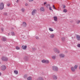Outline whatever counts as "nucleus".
I'll use <instances>...</instances> for the list:
<instances>
[{"instance_id": "obj_49", "label": "nucleus", "mask_w": 80, "mask_h": 80, "mask_svg": "<svg viewBox=\"0 0 80 80\" xmlns=\"http://www.w3.org/2000/svg\"><path fill=\"white\" fill-rule=\"evenodd\" d=\"M79 69H80V66L79 67Z\"/></svg>"}, {"instance_id": "obj_20", "label": "nucleus", "mask_w": 80, "mask_h": 80, "mask_svg": "<svg viewBox=\"0 0 80 80\" xmlns=\"http://www.w3.org/2000/svg\"><path fill=\"white\" fill-rule=\"evenodd\" d=\"M49 63V61L48 60H45V63L48 64Z\"/></svg>"}, {"instance_id": "obj_31", "label": "nucleus", "mask_w": 80, "mask_h": 80, "mask_svg": "<svg viewBox=\"0 0 80 80\" xmlns=\"http://www.w3.org/2000/svg\"><path fill=\"white\" fill-rule=\"evenodd\" d=\"M62 6H63V9H65V8H66V6H65V5H63V4L62 5Z\"/></svg>"}, {"instance_id": "obj_10", "label": "nucleus", "mask_w": 80, "mask_h": 80, "mask_svg": "<svg viewBox=\"0 0 80 80\" xmlns=\"http://www.w3.org/2000/svg\"><path fill=\"white\" fill-rule=\"evenodd\" d=\"M7 39H6V38H5V37H2V40L3 42H4V41H6Z\"/></svg>"}, {"instance_id": "obj_18", "label": "nucleus", "mask_w": 80, "mask_h": 80, "mask_svg": "<svg viewBox=\"0 0 80 80\" xmlns=\"http://www.w3.org/2000/svg\"><path fill=\"white\" fill-rule=\"evenodd\" d=\"M28 77L27 74H25L24 76V78L26 79V78H27Z\"/></svg>"}, {"instance_id": "obj_6", "label": "nucleus", "mask_w": 80, "mask_h": 80, "mask_svg": "<svg viewBox=\"0 0 80 80\" xmlns=\"http://www.w3.org/2000/svg\"><path fill=\"white\" fill-rule=\"evenodd\" d=\"M40 11L42 12H45V8L44 7H41L40 8Z\"/></svg>"}, {"instance_id": "obj_29", "label": "nucleus", "mask_w": 80, "mask_h": 80, "mask_svg": "<svg viewBox=\"0 0 80 80\" xmlns=\"http://www.w3.org/2000/svg\"><path fill=\"white\" fill-rule=\"evenodd\" d=\"M3 14L4 15H5L6 16H7L8 15L7 13V12H4Z\"/></svg>"}, {"instance_id": "obj_16", "label": "nucleus", "mask_w": 80, "mask_h": 80, "mask_svg": "<svg viewBox=\"0 0 80 80\" xmlns=\"http://www.w3.org/2000/svg\"><path fill=\"white\" fill-rule=\"evenodd\" d=\"M64 57H65V56L63 54H60V58H63Z\"/></svg>"}, {"instance_id": "obj_4", "label": "nucleus", "mask_w": 80, "mask_h": 80, "mask_svg": "<svg viewBox=\"0 0 80 80\" xmlns=\"http://www.w3.org/2000/svg\"><path fill=\"white\" fill-rule=\"evenodd\" d=\"M37 10L34 9L32 12V15H34L35 13H37Z\"/></svg>"}, {"instance_id": "obj_15", "label": "nucleus", "mask_w": 80, "mask_h": 80, "mask_svg": "<svg viewBox=\"0 0 80 80\" xmlns=\"http://www.w3.org/2000/svg\"><path fill=\"white\" fill-rule=\"evenodd\" d=\"M58 49L56 48H53V50L54 52H55V53H56V52H57V51Z\"/></svg>"}, {"instance_id": "obj_25", "label": "nucleus", "mask_w": 80, "mask_h": 80, "mask_svg": "<svg viewBox=\"0 0 80 80\" xmlns=\"http://www.w3.org/2000/svg\"><path fill=\"white\" fill-rule=\"evenodd\" d=\"M16 48L17 50H20V47H18V46H16Z\"/></svg>"}, {"instance_id": "obj_51", "label": "nucleus", "mask_w": 80, "mask_h": 80, "mask_svg": "<svg viewBox=\"0 0 80 80\" xmlns=\"http://www.w3.org/2000/svg\"><path fill=\"white\" fill-rule=\"evenodd\" d=\"M8 35H10V33H8Z\"/></svg>"}, {"instance_id": "obj_26", "label": "nucleus", "mask_w": 80, "mask_h": 80, "mask_svg": "<svg viewBox=\"0 0 80 80\" xmlns=\"http://www.w3.org/2000/svg\"><path fill=\"white\" fill-rule=\"evenodd\" d=\"M62 41H63H63H65V38L64 37H62Z\"/></svg>"}, {"instance_id": "obj_3", "label": "nucleus", "mask_w": 80, "mask_h": 80, "mask_svg": "<svg viewBox=\"0 0 80 80\" xmlns=\"http://www.w3.org/2000/svg\"><path fill=\"white\" fill-rule=\"evenodd\" d=\"M2 60L4 62H7L8 60V58L5 57H3L2 58Z\"/></svg>"}, {"instance_id": "obj_41", "label": "nucleus", "mask_w": 80, "mask_h": 80, "mask_svg": "<svg viewBox=\"0 0 80 80\" xmlns=\"http://www.w3.org/2000/svg\"><path fill=\"white\" fill-rule=\"evenodd\" d=\"M10 5V3H9L7 4V6H8V7H9Z\"/></svg>"}, {"instance_id": "obj_36", "label": "nucleus", "mask_w": 80, "mask_h": 80, "mask_svg": "<svg viewBox=\"0 0 80 80\" xmlns=\"http://www.w3.org/2000/svg\"><path fill=\"white\" fill-rule=\"evenodd\" d=\"M48 6H49V7L50 6V4H47V5H46V7H47V8H48Z\"/></svg>"}, {"instance_id": "obj_11", "label": "nucleus", "mask_w": 80, "mask_h": 80, "mask_svg": "<svg viewBox=\"0 0 80 80\" xmlns=\"http://www.w3.org/2000/svg\"><path fill=\"white\" fill-rule=\"evenodd\" d=\"M71 70L72 71L74 72L75 71V68L73 67H72L71 68Z\"/></svg>"}, {"instance_id": "obj_50", "label": "nucleus", "mask_w": 80, "mask_h": 80, "mask_svg": "<svg viewBox=\"0 0 80 80\" xmlns=\"http://www.w3.org/2000/svg\"><path fill=\"white\" fill-rule=\"evenodd\" d=\"M43 48H45V46H43Z\"/></svg>"}, {"instance_id": "obj_27", "label": "nucleus", "mask_w": 80, "mask_h": 80, "mask_svg": "<svg viewBox=\"0 0 80 80\" xmlns=\"http://www.w3.org/2000/svg\"><path fill=\"white\" fill-rule=\"evenodd\" d=\"M21 10L22 12H25V9H24V8H22V9Z\"/></svg>"}, {"instance_id": "obj_48", "label": "nucleus", "mask_w": 80, "mask_h": 80, "mask_svg": "<svg viewBox=\"0 0 80 80\" xmlns=\"http://www.w3.org/2000/svg\"><path fill=\"white\" fill-rule=\"evenodd\" d=\"M24 59H25V60H27V59H26V58H24Z\"/></svg>"}, {"instance_id": "obj_14", "label": "nucleus", "mask_w": 80, "mask_h": 80, "mask_svg": "<svg viewBox=\"0 0 80 80\" xmlns=\"http://www.w3.org/2000/svg\"><path fill=\"white\" fill-rule=\"evenodd\" d=\"M53 77L54 80H57V76L55 75L53 76Z\"/></svg>"}, {"instance_id": "obj_9", "label": "nucleus", "mask_w": 80, "mask_h": 80, "mask_svg": "<svg viewBox=\"0 0 80 80\" xmlns=\"http://www.w3.org/2000/svg\"><path fill=\"white\" fill-rule=\"evenodd\" d=\"M22 26H23L24 27H26L27 26V23L25 22H23L22 23Z\"/></svg>"}, {"instance_id": "obj_42", "label": "nucleus", "mask_w": 80, "mask_h": 80, "mask_svg": "<svg viewBox=\"0 0 80 80\" xmlns=\"http://www.w3.org/2000/svg\"><path fill=\"white\" fill-rule=\"evenodd\" d=\"M78 47H79L80 48V44H79L78 45Z\"/></svg>"}, {"instance_id": "obj_24", "label": "nucleus", "mask_w": 80, "mask_h": 80, "mask_svg": "<svg viewBox=\"0 0 80 80\" xmlns=\"http://www.w3.org/2000/svg\"><path fill=\"white\" fill-rule=\"evenodd\" d=\"M11 35L12 36H15V33L13 32H11Z\"/></svg>"}, {"instance_id": "obj_38", "label": "nucleus", "mask_w": 80, "mask_h": 80, "mask_svg": "<svg viewBox=\"0 0 80 80\" xmlns=\"http://www.w3.org/2000/svg\"><path fill=\"white\" fill-rule=\"evenodd\" d=\"M35 38H36V39H38H38H39V38H38V37L36 36V37H35Z\"/></svg>"}, {"instance_id": "obj_52", "label": "nucleus", "mask_w": 80, "mask_h": 80, "mask_svg": "<svg viewBox=\"0 0 80 80\" xmlns=\"http://www.w3.org/2000/svg\"><path fill=\"white\" fill-rule=\"evenodd\" d=\"M0 47H2V46L1 45H0Z\"/></svg>"}, {"instance_id": "obj_45", "label": "nucleus", "mask_w": 80, "mask_h": 80, "mask_svg": "<svg viewBox=\"0 0 80 80\" xmlns=\"http://www.w3.org/2000/svg\"><path fill=\"white\" fill-rule=\"evenodd\" d=\"M19 2V0H17V3H18Z\"/></svg>"}, {"instance_id": "obj_17", "label": "nucleus", "mask_w": 80, "mask_h": 80, "mask_svg": "<svg viewBox=\"0 0 80 80\" xmlns=\"http://www.w3.org/2000/svg\"><path fill=\"white\" fill-rule=\"evenodd\" d=\"M55 37V35L53 34H51L50 36V37L51 38H53Z\"/></svg>"}, {"instance_id": "obj_1", "label": "nucleus", "mask_w": 80, "mask_h": 80, "mask_svg": "<svg viewBox=\"0 0 80 80\" xmlns=\"http://www.w3.org/2000/svg\"><path fill=\"white\" fill-rule=\"evenodd\" d=\"M52 70L55 72H58V67L55 66H53L52 67Z\"/></svg>"}, {"instance_id": "obj_44", "label": "nucleus", "mask_w": 80, "mask_h": 80, "mask_svg": "<svg viewBox=\"0 0 80 80\" xmlns=\"http://www.w3.org/2000/svg\"><path fill=\"white\" fill-rule=\"evenodd\" d=\"M32 1H33V0H29V2H32Z\"/></svg>"}, {"instance_id": "obj_46", "label": "nucleus", "mask_w": 80, "mask_h": 80, "mask_svg": "<svg viewBox=\"0 0 80 80\" xmlns=\"http://www.w3.org/2000/svg\"><path fill=\"white\" fill-rule=\"evenodd\" d=\"M27 5H28V4L27 3H26L25 4V6H27Z\"/></svg>"}, {"instance_id": "obj_32", "label": "nucleus", "mask_w": 80, "mask_h": 80, "mask_svg": "<svg viewBox=\"0 0 80 80\" xmlns=\"http://www.w3.org/2000/svg\"><path fill=\"white\" fill-rule=\"evenodd\" d=\"M49 30L51 31V32H53V30L51 28H49Z\"/></svg>"}, {"instance_id": "obj_22", "label": "nucleus", "mask_w": 80, "mask_h": 80, "mask_svg": "<svg viewBox=\"0 0 80 80\" xmlns=\"http://www.w3.org/2000/svg\"><path fill=\"white\" fill-rule=\"evenodd\" d=\"M27 79L28 80H32V77H29Z\"/></svg>"}, {"instance_id": "obj_23", "label": "nucleus", "mask_w": 80, "mask_h": 80, "mask_svg": "<svg viewBox=\"0 0 80 80\" xmlns=\"http://www.w3.org/2000/svg\"><path fill=\"white\" fill-rule=\"evenodd\" d=\"M14 73L15 74H18V71L16 70H15L14 71Z\"/></svg>"}, {"instance_id": "obj_28", "label": "nucleus", "mask_w": 80, "mask_h": 80, "mask_svg": "<svg viewBox=\"0 0 80 80\" xmlns=\"http://www.w3.org/2000/svg\"><path fill=\"white\" fill-rule=\"evenodd\" d=\"M74 67L75 69H77V68L78 67V65H75Z\"/></svg>"}, {"instance_id": "obj_8", "label": "nucleus", "mask_w": 80, "mask_h": 80, "mask_svg": "<svg viewBox=\"0 0 80 80\" xmlns=\"http://www.w3.org/2000/svg\"><path fill=\"white\" fill-rule=\"evenodd\" d=\"M27 48V45H23L22 46V48L23 50H26Z\"/></svg>"}, {"instance_id": "obj_37", "label": "nucleus", "mask_w": 80, "mask_h": 80, "mask_svg": "<svg viewBox=\"0 0 80 80\" xmlns=\"http://www.w3.org/2000/svg\"><path fill=\"white\" fill-rule=\"evenodd\" d=\"M80 22V21L78 20V22H77V24H78V23H79Z\"/></svg>"}, {"instance_id": "obj_53", "label": "nucleus", "mask_w": 80, "mask_h": 80, "mask_svg": "<svg viewBox=\"0 0 80 80\" xmlns=\"http://www.w3.org/2000/svg\"><path fill=\"white\" fill-rule=\"evenodd\" d=\"M72 38H73V37H72Z\"/></svg>"}, {"instance_id": "obj_54", "label": "nucleus", "mask_w": 80, "mask_h": 80, "mask_svg": "<svg viewBox=\"0 0 80 80\" xmlns=\"http://www.w3.org/2000/svg\"><path fill=\"white\" fill-rule=\"evenodd\" d=\"M0 63H1V62H0Z\"/></svg>"}, {"instance_id": "obj_19", "label": "nucleus", "mask_w": 80, "mask_h": 80, "mask_svg": "<svg viewBox=\"0 0 80 80\" xmlns=\"http://www.w3.org/2000/svg\"><path fill=\"white\" fill-rule=\"evenodd\" d=\"M67 9H64L63 10V12H64V13H67Z\"/></svg>"}, {"instance_id": "obj_34", "label": "nucleus", "mask_w": 80, "mask_h": 80, "mask_svg": "<svg viewBox=\"0 0 80 80\" xmlns=\"http://www.w3.org/2000/svg\"><path fill=\"white\" fill-rule=\"evenodd\" d=\"M49 9L50 10H52V11L53 12V10L52 9V7H50L49 8Z\"/></svg>"}, {"instance_id": "obj_43", "label": "nucleus", "mask_w": 80, "mask_h": 80, "mask_svg": "<svg viewBox=\"0 0 80 80\" xmlns=\"http://www.w3.org/2000/svg\"><path fill=\"white\" fill-rule=\"evenodd\" d=\"M47 4V2H44V5H46Z\"/></svg>"}, {"instance_id": "obj_33", "label": "nucleus", "mask_w": 80, "mask_h": 80, "mask_svg": "<svg viewBox=\"0 0 80 80\" xmlns=\"http://www.w3.org/2000/svg\"><path fill=\"white\" fill-rule=\"evenodd\" d=\"M52 58H53V59L55 60V59L56 57L55 56H53L52 57Z\"/></svg>"}, {"instance_id": "obj_21", "label": "nucleus", "mask_w": 80, "mask_h": 80, "mask_svg": "<svg viewBox=\"0 0 80 80\" xmlns=\"http://www.w3.org/2000/svg\"><path fill=\"white\" fill-rule=\"evenodd\" d=\"M41 62L43 63H45V59L42 60L41 61Z\"/></svg>"}, {"instance_id": "obj_40", "label": "nucleus", "mask_w": 80, "mask_h": 80, "mask_svg": "<svg viewBox=\"0 0 80 80\" xmlns=\"http://www.w3.org/2000/svg\"><path fill=\"white\" fill-rule=\"evenodd\" d=\"M53 7L54 9H55V10H56V8L55 7V6H54V5H53Z\"/></svg>"}, {"instance_id": "obj_7", "label": "nucleus", "mask_w": 80, "mask_h": 80, "mask_svg": "<svg viewBox=\"0 0 80 80\" xmlns=\"http://www.w3.org/2000/svg\"><path fill=\"white\" fill-rule=\"evenodd\" d=\"M76 38L77 40L78 41L80 40V36L78 35H76Z\"/></svg>"}, {"instance_id": "obj_5", "label": "nucleus", "mask_w": 80, "mask_h": 80, "mask_svg": "<svg viewBox=\"0 0 80 80\" xmlns=\"http://www.w3.org/2000/svg\"><path fill=\"white\" fill-rule=\"evenodd\" d=\"M7 68V67L5 65H3L1 66V69L2 70H5Z\"/></svg>"}, {"instance_id": "obj_47", "label": "nucleus", "mask_w": 80, "mask_h": 80, "mask_svg": "<svg viewBox=\"0 0 80 80\" xmlns=\"http://www.w3.org/2000/svg\"><path fill=\"white\" fill-rule=\"evenodd\" d=\"M2 75V73L0 72V76H1Z\"/></svg>"}, {"instance_id": "obj_13", "label": "nucleus", "mask_w": 80, "mask_h": 80, "mask_svg": "<svg viewBox=\"0 0 80 80\" xmlns=\"http://www.w3.org/2000/svg\"><path fill=\"white\" fill-rule=\"evenodd\" d=\"M37 80H43V79L42 77H39L38 78Z\"/></svg>"}, {"instance_id": "obj_35", "label": "nucleus", "mask_w": 80, "mask_h": 80, "mask_svg": "<svg viewBox=\"0 0 80 80\" xmlns=\"http://www.w3.org/2000/svg\"><path fill=\"white\" fill-rule=\"evenodd\" d=\"M1 30L2 32H3V30H4V28H1Z\"/></svg>"}, {"instance_id": "obj_12", "label": "nucleus", "mask_w": 80, "mask_h": 80, "mask_svg": "<svg viewBox=\"0 0 80 80\" xmlns=\"http://www.w3.org/2000/svg\"><path fill=\"white\" fill-rule=\"evenodd\" d=\"M53 18H54V20L55 21V22H57V16L54 17Z\"/></svg>"}, {"instance_id": "obj_30", "label": "nucleus", "mask_w": 80, "mask_h": 80, "mask_svg": "<svg viewBox=\"0 0 80 80\" xmlns=\"http://www.w3.org/2000/svg\"><path fill=\"white\" fill-rule=\"evenodd\" d=\"M32 49L33 51H35V50H36V48H32Z\"/></svg>"}, {"instance_id": "obj_39", "label": "nucleus", "mask_w": 80, "mask_h": 80, "mask_svg": "<svg viewBox=\"0 0 80 80\" xmlns=\"http://www.w3.org/2000/svg\"><path fill=\"white\" fill-rule=\"evenodd\" d=\"M57 52L59 53H60V51L58 50V49H57Z\"/></svg>"}, {"instance_id": "obj_2", "label": "nucleus", "mask_w": 80, "mask_h": 80, "mask_svg": "<svg viewBox=\"0 0 80 80\" xmlns=\"http://www.w3.org/2000/svg\"><path fill=\"white\" fill-rule=\"evenodd\" d=\"M4 8V4L3 2H1L0 3V10H3Z\"/></svg>"}]
</instances>
